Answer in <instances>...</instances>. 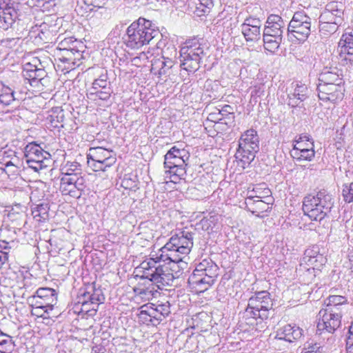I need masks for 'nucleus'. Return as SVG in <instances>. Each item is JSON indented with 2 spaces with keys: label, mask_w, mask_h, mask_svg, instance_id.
<instances>
[{
  "label": "nucleus",
  "mask_w": 353,
  "mask_h": 353,
  "mask_svg": "<svg viewBox=\"0 0 353 353\" xmlns=\"http://www.w3.org/2000/svg\"><path fill=\"white\" fill-rule=\"evenodd\" d=\"M194 233L183 230L172 235L158 252V259L165 263H179L188 254L193 246Z\"/></svg>",
  "instance_id": "1"
},
{
  "label": "nucleus",
  "mask_w": 353,
  "mask_h": 353,
  "mask_svg": "<svg viewBox=\"0 0 353 353\" xmlns=\"http://www.w3.org/2000/svg\"><path fill=\"white\" fill-rule=\"evenodd\" d=\"M161 36L162 34L155 24L140 17L127 28L125 43L130 49H139Z\"/></svg>",
  "instance_id": "2"
},
{
  "label": "nucleus",
  "mask_w": 353,
  "mask_h": 353,
  "mask_svg": "<svg viewBox=\"0 0 353 353\" xmlns=\"http://www.w3.org/2000/svg\"><path fill=\"white\" fill-rule=\"evenodd\" d=\"M163 260L158 259V252L155 257H151L148 261L141 263V267L143 270V279H146L157 287L162 290L167 286L173 285L175 277L172 270L168 267L160 265Z\"/></svg>",
  "instance_id": "3"
},
{
  "label": "nucleus",
  "mask_w": 353,
  "mask_h": 353,
  "mask_svg": "<svg viewBox=\"0 0 353 353\" xmlns=\"http://www.w3.org/2000/svg\"><path fill=\"white\" fill-rule=\"evenodd\" d=\"M332 196L326 190L319 191L316 194H308L303 201V211L311 220L321 221L333 207Z\"/></svg>",
  "instance_id": "4"
},
{
  "label": "nucleus",
  "mask_w": 353,
  "mask_h": 353,
  "mask_svg": "<svg viewBox=\"0 0 353 353\" xmlns=\"http://www.w3.org/2000/svg\"><path fill=\"white\" fill-rule=\"evenodd\" d=\"M218 265L210 259H205L198 263L188 282L192 288L203 292L211 287L219 275Z\"/></svg>",
  "instance_id": "5"
},
{
  "label": "nucleus",
  "mask_w": 353,
  "mask_h": 353,
  "mask_svg": "<svg viewBox=\"0 0 353 353\" xmlns=\"http://www.w3.org/2000/svg\"><path fill=\"white\" fill-rule=\"evenodd\" d=\"M194 37L187 40L180 50L181 67L188 72H195L200 68V63L205 53L201 41Z\"/></svg>",
  "instance_id": "6"
},
{
  "label": "nucleus",
  "mask_w": 353,
  "mask_h": 353,
  "mask_svg": "<svg viewBox=\"0 0 353 353\" xmlns=\"http://www.w3.org/2000/svg\"><path fill=\"white\" fill-rule=\"evenodd\" d=\"M19 4L13 0H3L0 3V28L11 29L17 34L25 33L27 25L19 18Z\"/></svg>",
  "instance_id": "7"
},
{
  "label": "nucleus",
  "mask_w": 353,
  "mask_h": 353,
  "mask_svg": "<svg viewBox=\"0 0 353 353\" xmlns=\"http://www.w3.org/2000/svg\"><path fill=\"white\" fill-rule=\"evenodd\" d=\"M272 307L273 301L268 291L256 292L248 299L244 316L247 319L260 320L261 322L268 319L270 311Z\"/></svg>",
  "instance_id": "8"
},
{
  "label": "nucleus",
  "mask_w": 353,
  "mask_h": 353,
  "mask_svg": "<svg viewBox=\"0 0 353 353\" xmlns=\"http://www.w3.org/2000/svg\"><path fill=\"white\" fill-rule=\"evenodd\" d=\"M259 150V138L257 132L254 129H250L242 134L239 140L236 158L240 159L244 168L254 159Z\"/></svg>",
  "instance_id": "9"
},
{
  "label": "nucleus",
  "mask_w": 353,
  "mask_h": 353,
  "mask_svg": "<svg viewBox=\"0 0 353 353\" xmlns=\"http://www.w3.org/2000/svg\"><path fill=\"white\" fill-rule=\"evenodd\" d=\"M185 153L184 150L173 146L164 157V167L168 169L165 177L170 178L171 182L176 183L186 174Z\"/></svg>",
  "instance_id": "10"
},
{
  "label": "nucleus",
  "mask_w": 353,
  "mask_h": 353,
  "mask_svg": "<svg viewBox=\"0 0 353 353\" xmlns=\"http://www.w3.org/2000/svg\"><path fill=\"white\" fill-rule=\"evenodd\" d=\"M311 18L303 12H295L287 27L289 39L305 41L311 32Z\"/></svg>",
  "instance_id": "11"
},
{
  "label": "nucleus",
  "mask_w": 353,
  "mask_h": 353,
  "mask_svg": "<svg viewBox=\"0 0 353 353\" xmlns=\"http://www.w3.org/2000/svg\"><path fill=\"white\" fill-rule=\"evenodd\" d=\"M88 165L94 172H105L115 164L117 158L112 150L102 147H92L87 154Z\"/></svg>",
  "instance_id": "12"
},
{
  "label": "nucleus",
  "mask_w": 353,
  "mask_h": 353,
  "mask_svg": "<svg viewBox=\"0 0 353 353\" xmlns=\"http://www.w3.org/2000/svg\"><path fill=\"white\" fill-rule=\"evenodd\" d=\"M263 192L267 195L266 196L258 194V188H254L252 191L248 192V195L245 201V208L252 214L261 218L264 216L261 214L271 209L272 198L268 196L270 194V190L267 188Z\"/></svg>",
  "instance_id": "13"
},
{
  "label": "nucleus",
  "mask_w": 353,
  "mask_h": 353,
  "mask_svg": "<svg viewBox=\"0 0 353 353\" xmlns=\"http://www.w3.org/2000/svg\"><path fill=\"white\" fill-rule=\"evenodd\" d=\"M319 321L317 323V333H334L341 324L342 311L334 308H322L319 312Z\"/></svg>",
  "instance_id": "14"
},
{
  "label": "nucleus",
  "mask_w": 353,
  "mask_h": 353,
  "mask_svg": "<svg viewBox=\"0 0 353 353\" xmlns=\"http://www.w3.org/2000/svg\"><path fill=\"white\" fill-rule=\"evenodd\" d=\"M28 301L35 310H43L44 313H49L57 303V293L52 288H40L28 298Z\"/></svg>",
  "instance_id": "15"
},
{
  "label": "nucleus",
  "mask_w": 353,
  "mask_h": 353,
  "mask_svg": "<svg viewBox=\"0 0 353 353\" xmlns=\"http://www.w3.org/2000/svg\"><path fill=\"white\" fill-rule=\"evenodd\" d=\"M82 51L77 48L66 50L63 51H55V61L57 63V67L61 70H72L76 66L81 64L80 61L83 58Z\"/></svg>",
  "instance_id": "16"
},
{
  "label": "nucleus",
  "mask_w": 353,
  "mask_h": 353,
  "mask_svg": "<svg viewBox=\"0 0 353 353\" xmlns=\"http://www.w3.org/2000/svg\"><path fill=\"white\" fill-rule=\"evenodd\" d=\"M84 178H77L75 175L72 176H60L59 190L63 195H68L72 198L79 199L85 188Z\"/></svg>",
  "instance_id": "17"
},
{
  "label": "nucleus",
  "mask_w": 353,
  "mask_h": 353,
  "mask_svg": "<svg viewBox=\"0 0 353 353\" xmlns=\"http://www.w3.org/2000/svg\"><path fill=\"white\" fill-rule=\"evenodd\" d=\"M338 59L343 66H353V34L352 32L342 34L336 48Z\"/></svg>",
  "instance_id": "18"
},
{
  "label": "nucleus",
  "mask_w": 353,
  "mask_h": 353,
  "mask_svg": "<svg viewBox=\"0 0 353 353\" xmlns=\"http://www.w3.org/2000/svg\"><path fill=\"white\" fill-rule=\"evenodd\" d=\"M343 85L340 83L318 84L317 91L319 100L332 103L341 101L345 92Z\"/></svg>",
  "instance_id": "19"
},
{
  "label": "nucleus",
  "mask_w": 353,
  "mask_h": 353,
  "mask_svg": "<svg viewBox=\"0 0 353 353\" xmlns=\"http://www.w3.org/2000/svg\"><path fill=\"white\" fill-rule=\"evenodd\" d=\"M303 261L308 266L320 268L327 261L324 256V249L318 245H313L305 250Z\"/></svg>",
  "instance_id": "20"
},
{
  "label": "nucleus",
  "mask_w": 353,
  "mask_h": 353,
  "mask_svg": "<svg viewBox=\"0 0 353 353\" xmlns=\"http://www.w3.org/2000/svg\"><path fill=\"white\" fill-rule=\"evenodd\" d=\"M170 313L169 302L157 304L155 307L148 310H141L139 314L140 318H144V315L149 316L150 322L152 324H159L164 318Z\"/></svg>",
  "instance_id": "21"
},
{
  "label": "nucleus",
  "mask_w": 353,
  "mask_h": 353,
  "mask_svg": "<svg viewBox=\"0 0 353 353\" xmlns=\"http://www.w3.org/2000/svg\"><path fill=\"white\" fill-rule=\"evenodd\" d=\"M263 31L283 37L284 32H287L285 21L281 16L272 14L268 17Z\"/></svg>",
  "instance_id": "22"
},
{
  "label": "nucleus",
  "mask_w": 353,
  "mask_h": 353,
  "mask_svg": "<svg viewBox=\"0 0 353 353\" xmlns=\"http://www.w3.org/2000/svg\"><path fill=\"white\" fill-rule=\"evenodd\" d=\"M340 70L336 66H325L319 76V84H344Z\"/></svg>",
  "instance_id": "23"
},
{
  "label": "nucleus",
  "mask_w": 353,
  "mask_h": 353,
  "mask_svg": "<svg viewBox=\"0 0 353 353\" xmlns=\"http://www.w3.org/2000/svg\"><path fill=\"white\" fill-rule=\"evenodd\" d=\"M303 335V330L296 325L288 324L279 329L274 339L278 341H285L292 343L300 339Z\"/></svg>",
  "instance_id": "24"
},
{
  "label": "nucleus",
  "mask_w": 353,
  "mask_h": 353,
  "mask_svg": "<svg viewBox=\"0 0 353 353\" xmlns=\"http://www.w3.org/2000/svg\"><path fill=\"white\" fill-rule=\"evenodd\" d=\"M307 145V147H303V143L294 144L292 151V157L299 161H311L315 156L314 142H310Z\"/></svg>",
  "instance_id": "25"
},
{
  "label": "nucleus",
  "mask_w": 353,
  "mask_h": 353,
  "mask_svg": "<svg viewBox=\"0 0 353 353\" xmlns=\"http://www.w3.org/2000/svg\"><path fill=\"white\" fill-rule=\"evenodd\" d=\"M309 95L306 85L297 83L292 93L288 94V105L292 108L297 107L300 103L305 101Z\"/></svg>",
  "instance_id": "26"
},
{
  "label": "nucleus",
  "mask_w": 353,
  "mask_h": 353,
  "mask_svg": "<svg viewBox=\"0 0 353 353\" xmlns=\"http://www.w3.org/2000/svg\"><path fill=\"white\" fill-rule=\"evenodd\" d=\"M26 159H41L48 161L50 154L44 151L39 145L34 143L28 144L25 148Z\"/></svg>",
  "instance_id": "27"
},
{
  "label": "nucleus",
  "mask_w": 353,
  "mask_h": 353,
  "mask_svg": "<svg viewBox=\"0 0 353 353\" xmlns=\"http://www.w3.org/2000/svg\"><path fill=\"white\" fill-rule=\"evenodd\" d=\"M264 48L272 53H274L283 42V37L275 35L263 31V34Z\"/></svg>",
  "instance_id": "28"
},
{
  "label": "nucleus",
  "mask_w": 353,
  "mask_h": 353,
  "mask_svg": "<svg viewBox=\"0 0 353 353\" xmlns=\"http://www.w3.org/2000/svg\"><path fill=\"white\" fill-rule=\"evenodd\" d=\"M37 62L41 65L39 60L37 59H33L32 63H26L22 71L23 80L24 81L28 80L30 85L34 84L35 86H37V77H35L37 73L35 70H37Z\"/></svg>",
  "instance_id": "29"
},
{
  "label": "nucleus",
  "mask_w": 353,
  "mask_h": 353,
  "mask_svg": "<svg viewBox=\"0 0 353 353\" xmlns=\"http://www.w3.org/2000/svg\"><path fill=\"white\" fill-rule=\"evenodd\" d=\"M62 176H76L77 178H83L81 176V165L77 161H67L61 169Z\"/></svg>",
  "instance_id": "30"
},
{
  "label": "nucleus",
  "mask_w": 353,
  "mask_h": 353,
  "mask_svg": "<svg viewBox=\"0 0 353 353\" xmlns=\"http://www.w3.org/2000/svg\"><path fill=\"white\" fill-rule=\"evenodd\" d=\"M25 33L17 34L13 32L12 37H8L0 39V46L10 50L17 49L22 43V37Z\"/></svg>",
  "instance_id": "31"
},
{
  "label": "nucleus",
  "mask_w": 353,
  "mask_h": 353,
  "mask_svg": "<svg viewBox=\"0 0 353 353\" xmlns=\"http://www.w3.org/2000/svg\"><path fill=\"white\" fill-rule=\"evenodd\" d=\"M325 303L326 308L342 311V306L347 303V299L343 296L330 295L326 299Z\"/></svg>",
  "instance_id": "32"
},
{
  "label": "nucleus",
  "mask_w": 353,
  "mask_h": 353,
  "mask_svg": "<svg viewBox=\"0 0 353 353\" xmlns=\"http://www.w3.org/2000/svg\"><path fill=\"white\" fill-rule=\"evenodd\" d=\"M241 32L247 41L256 42L261 39V28L241 26Z\"/></svg>",
  "instance_id": "33"
},
{
  "label": "nucleus",
  "mask_w": 353,
  "mask_h": 353,
  "mask_svg": "<svg viewBox=\"0 0 353 353\" xmlns=\"http://www.w3.org/2000/svg\"><path fill=\"white\" fill-rule=\"evenodd\" d=\"M91 295V303L94 307H99L105 301V296L101 288H96L94 285L88 287Z\"/></svg>",
  "instance_id": "34"
},
{
  "label": "nucleus",
  "mask_w": 353,
  "mask_h": 353,
  "mask_svg": "<svg viewBox=\"0 0 353 353\" xmlns=\"http://www.w3.org/2000/svg\"><path fill=\"white\" fill-rule=\"evenodd\" d=\"M13 94L11 88L0 81V103L9 105L13 102Z\"/></svg>",
  "instance_id": "35"
},
{
  "label": "nucleus",
  "mask_w": 353,
  "mask_h": 353,
  "mask_svg": "<svg viewBox=\"0 0 353 353\" xmlns=\"http://www.w3.org/2000/svg\"><path fill=\"white\" fill-rule=\"evenodd\" d=\"M32 214L34 219L38 221H43L48 216V208L46 204H39L32 209Z\"/></svg>",
  "instance_id": "36"
},
{
  "label": "nucleus",
  "mask_w": 353,
  "mask_h": 353,
  "mask_svg": "<svg viewBox=\"0 0 353 353\" xmlns=\"http://www.w3.org/2000/svg\"><path fill=\"white\" fill-rule=\"evenodd\" d=\"M21 81H14V84L12 85L11 92L13 94V101L23 100L27 94L28 88L26 86L20 85Z\"/></svg>",
  "instance_id": "37"
},
{
  "label": "nucleus",
  "mask_w": 353,
  "mask_h": 353,
  "mask_svg": "<svg viewBox=\"0 0 353 353\" xmlns=\"http://www.w3.org/2000/svg\"><path fill=\"white\" fill-rule=\"evenodd\" d=\"M110 87V82L108 81L107 72L101 74L99 78L96 79L92 83L94 90H103Z\"/></svg>",
  "instance_id": "38"
},
{
  "label": "nucleus",
  "mask_w": 353,
  "mask_h": 353,
  "mask_svg": "<svg viewBox=\"0 0 353 353\" xmlns=\"http://www.w3.org/2000/svg\"><path fill=\"white\" fill-rule=\"evenodd\" d=\"M77 43H79V42L73 37L64 38L59 41L56 51H63L72 50V48H77Z\"/></svg>",
  "instance_id": "39"
},
{
  "label": "nucleus",
  "mask_w": 353,
  "mask_h": 353,
  "mask_svg": "<svg viewBox=\"0 0 353 353\" xmlns=\"http://www.w3.org/2000/svg\"><path fill=\"white\" fill-rule=\"evenodd\" d=\"M29 37L31 39L34 38V42H47L48 37L46 32L41 29V27H32V30L29 32Z\"/></svg>",
  "instance_id": "40"
},
{
  "label": "nucleus",
  "mask_w": 353,
  "mask_h": 353,
  "mask_svg": "<svg viewBox=\"0 0 353 353\" xmlns=\"http://www.w3.org/2000/svg\"><path fill=\"white\" fill-rule=\"evenodd\" d=\"M112 92L113 90L112 88H106V89L103 90H94V92H90V95L91 97V99H93L94 100L97 97L101 100L107 101L110 99Z\"/></svg>",
  "instance_id": "41"
},
{
  "label": "nucleus",
  "mask_w": 353,
  "mask_h": 353,
  "mask_svg": "<svg viewBox=\"0 0 353 353\" xmlns=\"http://www.w3.org/2000/svg\"><path fill=\"white\" fill-rule=\"evenodd\" d=\"M78 299L77 303L79 304H83L85 306L92 305V303H91V295L88 287L84 290H80Z\"/></svg>",
  "instance_id": "42"
},
{
  "label": "nucleus",
  "mask_w": 353,
  "mask_h": 353,
  "mask_svg": "<svg viewBox=\"0 0 353 353\" xmlns=\"http://www.w3.org/2000/svg\"><path fill=\"white\" fill-rule=\"evenodd\" d=\"M26 163L29 168L34 170L35 172H39L44 168L47 167L46 163V160L41 159H26Z\"/></svg>",
  "instance_id": "43"
},
{
  "label": "nucleus",
  "mask_w": 353,
  "mask_h": 353,
  "mask_svg": "<svg viewBox=\"0 0 353 353\" xmlns=\"http://www.w3.org/2000/svg\"><path fill=\"white\" fill-rule=\"evenodd\" d=\"M74 312L79 314H88V312H93V314L91 315H94L98 310V307H94L93 305H86L85 306L83 304H79L77 303L74 307Z\"/></svg>",
  "instance_id": "44"
},
{
  "label": "nucleus",
  "mask_w": 353,
  "mask_h": 353,
  "mask_svg": "<svg viewBox=\"0 0 353 353\" xmlns=\"http://www.w3.org/2000/svg\"><path fill=\"white\" fill-rule=\"evenodd\" d=\"M162 58L168 60V59H172L176 55V49L174 44L169 43V44L161 52Z\"/></svg>",
  "instance_id": "45"
},
{
  "label": "nucleus",
  "mask_w": 353,
  "mask_h": 353,
  "mask_svg": "<svg viewBox=\"0 0 353 353\" xmlns=\"http://www.w3.org/2000/svg\"><path fill=\"white\" fill-rule=\"evenodd\" d=\"M0 336H6L8 337V339H3L0 341V352L5 353L7 351H10L12 346V341L11 337L0 330Z\"/></svg>",
  "instance_id": "46"
},
{
  "label": "nucleus",
  "mask_w": 353,
  "mask_h": 353,
  "mask_svg": "<svg viewBox=\"0 0 353 353\" xmlns=\"http://www.w3.org/2000/svg\"><path fill=\"white\" fill-rule=\"evenodd\" d=\"M343 196L345 202H353V182L343 186Z\"/></svg>",
  "instance_id": "47"
},
{
  "label": "nucleus",
  "mask_w": 353,
  "mask_h": 353,
  "mask_svg": "<svg viewBox=\"0 0 353 353\" xmlns=\"http://www.w3.org/2000/svg\"><path fill=\"white\" fill-rule=\"evenodd\" d=\"M338 26L335 23H330L329 22H321L320 32L324 34H331L336 32Z\"/></svg>",
  "instance_id": "48"
},
{
  "label": "nucleus",
  "mask_w": 353,
  "mask_h": 353,
  "mask_svg": "<svg viewBox=\"0 0 353 353\" xmlns=\"http://www.w3.org/2000/svg\"><path fill=\"white\" fill-rule=\"evenodd\" d=\"M342 7V5L341 4H339L338 2H336V1H332V2H330L328 3L326 6H325V11H327V12H336V14H336H339V15H343V11L341 8Z\"/></svg>",
  "instance_id": "49"
},
{
  "label": "nucleus",
  "mask_w": 353,
  "mask_h": 353,
  "mask_svg": "<svg viewBox=\"0 0 353 353\" xmlns=\"http://www.w3.org/2000/svg\"><path fill=\"white\" fill-rule=\"evenodd\" d=\"M163 58H154L151 61V72L154 74H158L160 77L161 70L162 69Z\"/></svg>",
  "instance_id": "50"
},
{
  "label": "nucleus",
  "mask_w": 353,
  "mask_h": 353,
  "mask_svg": "<svg viewBox=\"0 0 353 353\" xmlns=\"http://www.w3.org/2000/svg\"><path fill=\"white\" fill-rule=\"evenodd\" d=\"M323 347L319 343H308L301 353H323Z\"/></svg>",
  "instance_id": "51"
},
{
  "label": "nucleus",
  "mask_w": 353,
  "mask_h": 353,
  "mask_svg": "<svg viewBox=\"0 0 353 353\" xmlns=\"http://www.w3.org/2000/svg\"><path fill=\"white\" fill-rule=\"evenodd\" d=\"M241 26L261 28V21L259 18L249 17L244 20V22Z\"/></svg>",
  "instance_id": "52"
},
{
  "label": "nucleus",
  "mask_w": 353,
  "mask_h": 353,
  "mask_svg": "<svg viewBox=\"0 0 353 353\" xmlns=\"http://www.w3.org/2000/svg\"><path fill=\"white\" fill-rule=\"evenodd\" d=\"M346 348L347 353H353V321L349 327L348 336L346 339Z\"/></svg>",
  "instance_id": "53"
},
{
  "label": "nucleus",
  "mask_w": 353,
  "mask_h": 353,
  "mask_svg": "<svg viewBox=\"0 0 353 353\" xmlns=\"http://www.w3.org/2000/svg\"><path fill=\"white\" fill-rule=\"evenodd\" d=\"M122 186L125 189L136 190L137 188V181L130 177L125 176L121 182Z\"/></svg>",
  "instance_id": "54"
},
{
  "label": "nucleus",
  "mask_w": 353,
  "mask_h": 353,
  "mask_svg": "<svg viewBox=\"0 0 353 353\" xmlns=\"http://www.w3.org/2000/svg\"><path fill=\"white\" fill-rule=\"evenodd\" d=\"M334 17L330 14V12L327 11H323L320 17V22H329L330 23H335L336 25H339L341 23H336V20L334 19Z\"/></svg>",
  "instance_id": "55"
},
{
  "label": "nucleus",
  "mask_w": 353,
  "mask_h": 353,
  "mask_svg": "<svg viewBox=\"0 0 353 353\" xmlns=\"http://www.w3.org/2000/svg\"><path fill=\"white\" fill-rule=\"evenodd\" d=\"M174 65L173 60H171V59H168V60L163 59V64H162V69L161 70L160 77L162 75H166L168 70L172 68V67Z\"/></svg>",
  "instance_id": "56"
},
{
  "label": "nucleus",
  "mask_w": 353,
  "mask_h": 353,
  "mask_svg": "<svg viewBox=\"0 0 353 353\" xmlns=\"http://www.w3.org/2000/svg\"><path fill=\"white\" fill-rule=\"evenodd\" d=\"M41 67H39L37 65V70H35L36 72V74H35V77H37V84L38 83H41V84L42 83V81L44 80L45 77L47 76V73L46 72V70L43 69V68L42 67L41 64L40 65Z\"/></svg>",
  "instance_id": "57"
},
{
  "label": "nucleus",
  "mask_w": 353,
  "mask_h": 353,
  "mask_svg": "<svg viewBox=\"0 0 353 353\" xmlns=\"http://www.w3.org/2000/svg\"><path fill=\"white\" fill-rule=\"evenodd\" d=\"M264 93L263 85L261 84L255 85L251 91V97L253 98H258L261 97Z\"/></svg>",
  "instance_id": "58"
},
{
  "label": "nucleus",
  "mask_w": 353,
  "mask_h": 353,
  "mask_svg": "<svg viewBox=\"0 0 353 353\" xmlns=\"http://www.w3.org/2000/svg\"><path fill=\"white\" fill-rule=\"evenodd\" d=\"M50 121L52 123H54V127L58 126L59 123H61L63 121L64 119V114L63 110H59V114L57 116H54L53 114L50 116Z\"/></svg>",
  "instance_id": "59"
},
{
  "label": "nucleus",
  "mask_w": 353,
  "mask_h": 353,
  "mask_svg": "<svg viewBox=\"0 0 353 353\" xmlns=\"http://www.w3.org/2000/svg\"><path fill=\"white\" fill-rule=\"evenodd\" d=\"M159 38H160V39L157 43L156 46L158 49H161V52H162L163 50H164V48H165V47L169 44L170 42L167 40L166 38L163 39V35L161 37H159L158 39H159Z\"/></svg>",
  "instance_id": "60"
},
{
  "label": "nucleus",
  "mask_w": 353,
  "mask_h": 353,
  "mask_svg": "<svg viewBox=\"0 0 353 353\" xmlns=\"http://www.w3.org/2000/svg\"><path fill=\"white\" fill-rule=\"evenodd\" d=\"M9 253L0 252V268H1L8 261Z\"/></svg>",
  "instance_id": "61"
},
{
  "label": "nucleus",
  "mask_w": 353,
  "mask_h": 353,
  "mask_svg": "<svg viewBox=\"0 0 353 353\" xmlns=\"http://www.w3.org/2000/svg\"><path fill=\"white\" fill-rule=\"evenodd\" d=\"M134 291L139 295H146L148 293L151 292V290H149L148 288H141L139 286L135 287Z\"/></svg>",
  "instance_id": "62"
},
{
  "label": "nucleus",
  "mask_w": 353,
  "mask_h": 353,
  "mask_svg": "<svg viewBox=\"0 0 353 353\" xmlns=\"http://www.w3.org/2000/svg\"><path fill=\"white\" fill-rule=\"evenodd\" d=\"M108 0H92L90 4L94 8H103Z\"/></svg>",
  "instance_id": "63"
},
{
  "label": "nucleus",
  "mask_w": 353,
  "mask_h": 353,
  "mask_svg": "<svg viewBox=\"0 0 353 353\" xmlns=\"http://www.w3.org/2000/svg\"><path fill=\"white\" fill-rule=\"evenodd\" d=\"M199 1L200 6L203 7L204 8L210 9L212 8L214 3L213 0H198Z\"/></svg>",
  "instance_id": "64"
}]
</instances>
